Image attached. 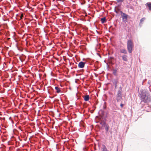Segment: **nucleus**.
<instances>
[{
    "label": "nucleus",
    "instance_id": "obj_15",
    "mask_svg": "<svg viewBox=\"0 0 151 151\" xmlns=\"http://www.w3.org/2000/svg\"><path fill=\"white\" fill-rule=\"evenodd\" d=\"M55 88L56 90V92L57 93H58L60 92V90L58 87L56 86L55 87Z\"/></svg>",
    "mask_w": 151,
    "mask_h": 151
},
{
    "label": "nucleus",
    "instance_id": "obj_7",
    "mask_svg": "<svg viewBox=\"0 0 151 151\" xmlns=\"http://www.w3.org/2000/svg\"><path fill=\"white\" fill-rule=\"evenodd\" d=\"M113 84L115 85V88H116L117 87V84L118 83V79H114L112 81Z\"/></svg>",
    "mask_w": 151,
    "mask_h": 151
},
{
    "label": "nucleus",
    "instance_id": "obj_4",
    "mask_svg": "<svg viewBox=\"0 0 151 151\" xmlns=\"http://www.w3.org/2000/svg\"><path fill=\"white\" fill-rule=\"evenodd\" d=\"M100 124L103 127H105V129L106 132H108L109 131V126L105 122H103L100 123Z\"/></svg>",
    "mask_w": 151,
    "mask_h": 151
},
{
    "label": "nucleus",
    "instance_id": "obj_16",
    "mask_svg": "<svg viewBox=\"0 0 151 151\" xmlns=\"http://www.w3.org/2000/svg\"><path fill=\"white\" fill-rule=\"evenodd\" d=\"M117 70H113V74L115 76H117Z\"/></svg>",
    "mask_w": 151,
    "mask_h": 151
},
{
    "label": "nucleus",
    "instance_id": "obj_21",
    "mask_svg": "<svg viewBox=\"0 0 151 151\" xmlns=\"http://www.w3.org/2000/svg\"><path fill=\"white\" fill-rule=\"evenodd\" d=\"M115 12H116V13H117V11H115Z\"/></svg>",
    "mask_w": 151,
    "mask_h": 151
},
{
    "label": "nucleus",
    "instance_id": "obj_9",
    "mask_svg": "<svg viewBox=\"0 0 151 151\" xmlns=\"http://www.w3.org/2000/svg\"><path fill=\"white\" fill-rule=\"evenodd\" d=\"M120 52L122 53H123L125 54H127V51L125 49H120Z\"/></svg>",
    "mask_w": 151,
    "mask_h": 151
},
{
    "label": "nucleus",
    "instance_id": "obj_13",
    "mask_svg": "<svg viewBox=\"0 0 151 151\" xmlns=\"http://www.w3.org/2000/svg\"><path fill=\"white\" fill-rule=\"evenodd\" d=\"M101 21L102 23H104L106 22V18L105 17H104L101 18Z\"/></svg>",
    "mask_w": 151,
    "mask_h": 151
},
{
    "label": "nucleus",
    "instance_id": "obj_3",
    "mask_svg": "<svg viewBox=\"0 0 151 151\" xmlns=\"http://www.w3.org/2000/svg\"><path fill=\"white\" fill-rule=\"evenodd\" d=\"M134 46V44L131 40H129L127 43V49L129 52L131 53L132 52V50Z\"/></svg>",
    "mask_w": 151,
    "mask_h": 151
},
{
    "label": "nucleus",
    "instance_id": "obj_1",
    "mask_svg": "<svg viewBox=\"0 0 151 151\" xmlns=\"http://www.w3.org/2000/svg\"><path fill=\"white\" fill-rule=\"evenodd\" d=\"M139 97L141 100V103H149L151 101V97L149 93L145 90H142L140 94Z\"/></svg>",
    "mask_w": 151,
    "mask_h": 151
},
{
    "label": "nucleus",
    "instance_id": "obj_18",
    "mask_svg": "<svg viewBox=\"0 0 151 151\" xmlns=\"http://www.w3.org/2000/svg\"><path fill=\"white\" fill-rule=\"evenodd\" d=\"M23 17V14H22L20 16V19H21L22 17Z\"/></svg>",
    "mask_w": 151,
    "mask_h": 151
},
{
    "label": "nucleus",
    "instance_id": "obj_17",
    "mask_svg": "<svg viewBox=\"0 0 151 151\" xmlns=\"http://www.w3.org/2000/svg\"><path fill=\"white\" fill-rule=\"evenodd\" d=\"M117 2H123L124 0H116Z\"/></svg>",
    "mask_w": 151,
    "mask_h": 151
},
{
    "label": "nucleus",
    "instance_id": "obj_14",
    "mask_svg": "<svg viewBox=\"0 0 151 151\" xmlns=\"http://www.w3.org/2000/svg\"><path fill=\"white\" fill-rule=\"evenodd\" d=\"M147 6H148L150 10H151V3H147Z\"/></svg>",
    "mask_w": 151,
    "mask_h": 151
},
{
    "label": "nucleus",
    "instance_id": "obj_10",
    "mask_svg": "<svg viewBox=\"0 0 151 151\" xmlns=\"http://www.w3.org/2000/svg\"><path fill=\"white\" fill-rule=\"evenodd\" d=\"M127 57V56L125 55H123L122 57V59L125 61H127L128 60Z\"/></svg>",
    "mask_w": 151,
    "mask_h": 151
},
{
    "label": "nucleus",
    "instance_id": "obj_8",
    "mask_svg": "<svg viewBox=\"0 0 151 151\" xmlns=\"http://www.w3.org/2000/svg\"><path fill=\"white\" fill-rule=\"evenodd\" d=\"M101 151H109L106 146L103 145L102 146Z\"/></svg>",
    "mask_w": 151,
    "mask_h": 151
},
{
    "label": "nucleus",
    "instance_id": "obj_19",
    "mask_svg": "<svg viewBox=\"0 0 151 151\" xmlns=\"http://www.w3.org/2000/svg\"><path fill=\"white\" fill-rule=\"evenodd\" d=\"M124 105L122 104H120V106L122 108L123 107Z\"/></svg>",
    "mask_w": 151,
    "mask_h": 151
},
{
    "label": "nucleus",
    "instance_id": "obj_5",
    "mask_svg": "<svg viewBox=\"0 0 151 151\" xmlns=\"http://www.w3.org/2000/svg\"><path fill=\"white\" fill-rule=\"evenodd\" d=\"M85 63L81 61L78 64V67L80 68H83L85 66Z\"/></svg>",
    "mask_w": 151,
    "mask_h": 151
},
{
    "label": "nucleus",
    "instance_id": "obj_12",
    "mask_svg": "<svg viewBox=\"0 0 151 151\" xmlns=\"http://www.w3.org/2000/svg\"><path fill=\"white\" fill-rule=\"evenodd\" d=\"M145 17H143L140 20V22L139 23L140 25H141L142 24V22H144L145 20Z\"/></svg>",
    "mask_w": 151,
    "mask_h": 151
},
{
    "label": "nucleus",
    "instance_id": "obj_11",
    "mask_svg": "<svg viewBox=\"0 0 151 151\" xmlns=\"http://www.w3.org/2000/svg\"><path fill=\"white\" fill-rule=\"evenodd\" d=\"M84 100L86 101H88L89 99V95H86V96H85L84 97Z\"/></svg>",
    "mask_w": 151,
    "mask_h": 151
},
{
    "label": "nucleus",
    "instance_id": "obj_20",
    "mask_svg": "<svg viewBox=\"0 0 151 151\" xmlns=\"http://www.w3.org/2000/svg\"><path fill=\"white\" fill-rule=\"evenodd\" d=\"M2 116V115L0 114V119H2V118H1V116Z\"/></svg>",
    "mask_w": 151,
    "mask_h": 151
},
{
    "label": "nucleus",
    "instance_id": "obj_2",
    "mask_svg": "<svg viewBox=\"0 0 151 151\" xmlns=\"http://www.w3.org/2000/svg\"><path fill=\"white\" fill-rule=\"evenodd\" d=\"M122 88L120 87L119 89L117 92L116 95L114 98V100H116L117 102L120 101L122 99Z\"/></svg>",
    "mask_w": 151,
    "mask_h": 151
},
{
    "label": "nucleus",
    "instance_id": "obj_6",
    "mask_svg": "<svg viewBox=\"0 0 151 151\" xmlns=\"http://www.w3.org/2000/svg\"><path fill=\"white\" fill-rule=\"evenodd\" d=\"M122 14V18L123 19L127 20L128 18V15L124 13H123L122 12H121Z\"/></svg>",
    "mask_w": 151,
    "mask_h": 151
}]
</instances>
